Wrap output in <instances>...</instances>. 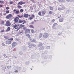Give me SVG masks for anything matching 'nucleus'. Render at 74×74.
Listing matches in <instances>:
<instances>
[{
	"label": "nucleus",
	"instance_id": "obj_1",
	"mask_svg": "<svg viewBox=\"0 0 74 74\" xmlns=\"http://www.w3.org/2000/svg\"><path fill=\"white\" fill-rule=\"evenodd\" d=\"M11 23H10V21L8 20L6 21V23L5 24L6 26H11Z\"/></svg>",
	"mask_w": 74,
	"mask_h": 74
},
{
	"label": "nucleus",
	"instance_id": "obj_2",
	"mask_svg": "<svg viewBox=\"0 0 74 74\" xmlns=\"http://www.w3.org/2000/svg\"><path fill=\"white\" fill-rule=\"evenodd\" d=\"M61 7L58 8V10L59 11H62L65 9V7L64 6L60 5Z\"/></svg>",
	"mask_w": 74,
	"mask_h": 74
},
{
	"label": "nucleus",
	"instance_id": "obj_3",
	"mask_svg": "<svg viewBox=\"0 0 74 74\" xmlns=\"http://www.w3.org/2000/svg\"><path fill=\"white\" fill-rule=\"evenodd\" d=\"M49 36V34L47 33H44L43 35V37L44 38H47V37Z\"/></svg>",
	"mask_w": 74,
	"mask_h": 74
},
{
	"label": "nucleus",
	"instance_id": "obj_4",
	"mask_svg": "<svg viewBox=\"0 0 74 74\" xmlns=\"http://www.w3.org/2000/svg\"><path fill=\"white\" fill-rule=\"evenodd\" d=\"M19 26V24L17 25L16 24H15V25L12 26V27L15 29H18V27Z\"/></svg>",
	"mask_w": 74,
	"mask_h": 74
},
{
	"label": "nucleus",
	"instance_id": "obj_5",
	"mask_svg": "<svg viewBox=\"0 0 74 74\" xmlns=\"http://www.w3.org/2000/svg\"><path fill=\"white\" fill-rule=\"evenodd\" d=\"M12 14H9L6 16L5 18L7 19H10V18L12 17Z\"/></svg>",
	"mask_w": 74,
	"mask_h": 74
},
{
	"label": "nucleus",
	"instance_id": "obj_6",
	"mask_svg": "<svg viewBox=\"0 0 74 74\" xmlns=\"http://www.w3.org/2000/svg\"><path fill=\"white\" fill-rule=\"evenodd\" d=\"M30 33V30L29 29H27L25 32V34H29Z\"/></svg>",
	"mask_w": 74,
	"mask_h": 74
},
{
	"label": "nucleus",
	"instance_id": "obj_7",
	"mask_svg": "<svg viewBox=\"0 0 74 74\" xmlns=\"http://www.w3.org/2000/svg\"><path fill=\"white\" fill-rule=\"evenodd\" d=\"M18 22L19 23H23V22H24L25 23H26V21H25V20H23V21L21 20H19Z\"/></svg>",
	"mask_w": 74,
	"mask_h": 74
},
{
	"label": "nucleus",
	"instance_id": "obj_8",
	"mask_svg": "<svg viewBox=\"0 0 74 74\" xmlns=\"http://www.w3.org/2000/svg\"><path fill=\"white\" fill-rule=\"evenodd\" d=\"M17 45V44L15 42H14L12 43V48H14L15 47H16V46Z\"/></svg>",
	"mask_w": 74,
	"mask_h": 74
},
{
	"label": "nucleus",
	"instance_id": "obj_9",
	"mask_svg": "<svg viewBox=\"0 0 74 74\" xmlns=\"http://www.w3.org/2000/svg\"><path fill=\"white\" fill-rule=\"evenodd\" d=\"M13 12L14 13H15V14H18L20 12L19 11L17 10H16L14 9L13 10Z\"/></svg>",
	"mask_w": 74,
	"mask_h": 74
},
{
	"label": "nucleus",
	"instance_id": "obj_10",
	"mask_svg": "<svg viewBox=\"0 0 74 74\" xmlns=\"http://www.w3.org/2000/svg\"><path fill=\"white\" fill-rule=\"evenodd\" d=\"M24 27V25H23L22 24H21L20 25V26L16 30V31H18L21 28H22V27Z\"/></svg>",
	"mask_w": 74,
	"mask_h": 74
},
{
	"label": "nucleus",
	"instance_id": "obj_11",
	"mask_svg": "<svg viewBox=\"0 0 74 74\" xmlns=\"http://www.w3.org/2000/svg\"><path fill=\"white\" fill-rule=\"evenodd\" d=\"M35 17V16H34V14H32L29 18V20H32V19H33Z\"/></svg>",
	"mask_w": 74,
	"mask_h": 74
},
{
	"label": "nucleus",
	"instance_id": "obj_12",
	"mask_svg": "<svg viewBox=\"0 0 74 74\" xmlns=\"http://www.w3.org/2000/svg\"><path fill=\"white\" fill-rule=\"evenodd\" d=\"M25 2H23L22 1H20V2H18V5H22V4H25Z\"/></svg>",
	"mask_w": 74,
	"mask_h": 74
},
{
	"label": "nucleus",
	"instance_id": "obj_13",
	"mask_svg": "<svg viewBox=\"0 0 74 74\" xmlns=\"http://www.w3.org/2000/svg\"><path fill=\"white\" fill-rule=\"evenodd\" d=\"M5 21L4 20H1L0 23L1 25H5Z\"/></svg>",
	"mask_w": 74,
	"mask_h": 74
},
{
	"label": "nucleus",
	"instance_id": "obj_14",
	"mask_svg": "<svg viewBox=\"0 0 74 74\" xmlns=\"http://www.w3.org/2000/svg\"><path fill=\"white\" fill-rule=\"evenodd\" d=\"M63 21H64V18H60L59 20V21L60 22H63Z\"/></svg>",
	"mask_w": 74,
	"mask_h": 74
},
{
	"label": "nucleus",
	"instance_id": "obj_15",
	"mask_svg": "<svg viewBox=\"0 0 74 74\" xmlns=\"http://www.w3.org/2000/svg\"><path fill=\"white\" fill-rule=\"evenodd\" d=\"M5 44H11V41L10 40H7L6 41Z\"/></svg>",
	"mask_w": 74,
	"mask_h": 74
},
{
	"label": "nucleus",
	"instance_id": "obj_16",
	"mask_svg": "<svg viewBox=\"0 0 74 74\" xmlns=\"http://www.w3.org/2000/svg\"><path fill=\"white\" fill-rule=\"evenodd\" d=\"M18 20H19V17H16L15 18L14 21L16 22H17L18 21Z\"/></svg>",
	"mask_w": 74,
	"mask_h": 74
},
{
	"label": "nucleus",
	"instance_id": "obj_17",
	"mask_svg": "<svg viewBox=\"0 0 74 74\" xmlns=\"http://www.w3.org/2000/svg\"><path fill=\"white\" fill-rule=\"evenodd\" d=\"M46 13V11L45 10H43L42 11V15H44Z\"/></svg>",
	"mask_w": 74,
	"mask_h": 74
},
{
	"label": "nucleus",
	"instance_id": "obj_18",
	"mask_svg": "<svg viewBox=\"0 0 74 74\" xmlns=\"http://www.w3.org/2000/svg\"><path fill=\"white\" fill-rule=\"evenodd\" d=\"M56 25H58V24L57 23H54L52 27L53 28V27H55Z\"/></svg>",
	"mask_w": 74,
	"mask_h": 74
},
{
	"label": "nucleus",
	"instance_id": "obj_19",
	"mask_svg": "<svg viewBox=\"0 0 74 74\" xmlns=\"http://www.w3.org/2000/svg\"><path fill=\"white\" fill-rule=\"evenodd\" d=\"M24 16L25 18H27V17L29 16V15L27 14H25L24 15Z\"/></svg>",
	"mask_w": 74,
	"mask_h": 74
},
{
	"label": "nucleus",
	"instance_id": "obj_20",
	"mask_svg": "<svg viewBox=\"0 0 74 74\" xmlns=\"http://www.w3.org/2000/svg\"><path fill=\"white\" fill-rule=\"evenodd\" d=\"M10 29V27H8L7 28V29H6V32H9L10 30V29Z\"/></svg>",
	"mask_w": 74,
	"mask_h": 74
},
{
	"label": "nucleus",
	"instance_id": "obj_21",
	"mask_svg": "<svg viewBox=\"0 0 74 74\" xmlns=\"http://www.w3.org/2000/svg\"><path fill=\"white\" fill-rule=\"evenodd\" d=\"M4 38L6 40H8L9 39V38L7 36H5L4 37Z\"/></svg>",
	"mask_w": 74,
	"mask_h": 74
},
{
	"label": "nucleus",
	"instance_id": "obj_22",
	"mask_svg": "<svg viewBox=\"0 0 74 74\" xmlns=\"http://www.w3.org/2000/svg\"><path fill=\"white\" fill-rule=\"evenodd\" d=\"M26 36H28V38L29 39L31 38V37H30V34H26Z\"/></svg>",
	"mask_w": 74,
	"mask_h": 74
},
{
	"label": "nucleus",
	"instance_id": "obj_23",
	"mask_svg": "<svg viewBox=\"0 0 74 74\" xmlns=\"http://www.w3.org/2000/svg\"><path fill=\"white\" fill-rule=\"evenodd\" d=\"M49 14H50V15H51L53 14V12L51 11H49V12L48 13Z\"/></svg>",
	"mask_w": 74,
	"mask_h": 74
},
{
	"label": "nucleus",
	"instance_id": "obj_24",
	"mask_svg": "<svg viewBox=\"0 0 74 74\" xmlns=\"http://www.w3.org/2000/svg\"><path fill=\"white\" fill-rule=\"evenodd\" d=\"M30 28H32V29H34V26L33 25H30L29 26Z\"/></svg>",
	"mask_w": 74,
	"mask_h": 74
},
{
	"label": "nucleus",
	"instance_id": "obj_25",
	"mask_svg": "<svg viewBox=\"0 0 74 74\" xmlns=\"http://www.w3.org/2000/svg\"><path fill=\"white\" fill-rule=\"evenodd\" d=\"M42 46V43H40L39 44L38 47H41V46Z\"/></svg>",
	"mask_w": 74,
	"mask_h": 74
},
{
	"label": "nucleus",
	"instance_id": "obj_26",
	"mask_svg": "<svg viewBox=\"0 0 74 74\" xmlns=\"http://www.w3.org/2000/svg\"><path fill=\"white\" fill-rule=\"evenodd\" d=\"M49 8H50V10H53V8L51 6H50Z\"/></svg>",
	"mask_w": 74,
	"mask_h": 74
},
{
	"label": "nucleus",
	"instance_id": "obj_27",
	"mask_svg": "<svg viewBox=\"0 0 74 74\" xmlns=\"http://www.w3.org/2000/svg\"><path fill=\"white\" fill-rule=\"evenodd\" d=\"M17 8H22V6H21L20 5H18L17 6Z\"/></svg>",
	"mask_w": 74,
	"mask_h": 74
},
{
	"label": "nucleus",
	"instance_id": "obj_28",
	"mask_svg": "<svg viewBox=\"0 0 74 74\" xmlns=\"http://www.w3.org/2000/svg\"><path fill=\"white\" fill-rule=\"evenodd\" d=\"M59 2L60 3H62V2H64V1H63V0H58Z\"/></svg>",
	"mask_w": 74,
	"mask_h": 74
},
{
	"label": "nucleus",
	"instance_id": "obj_29",
	"mask_svg": "<svg viewBox=\"0 0 74 74\" xmlns=\"http://www.w3.org/2000/svg\"><path fill=\"white\" fill-rule=\"evenodd\" d=\"M42 36V33H40L39 36V38H41Z\"/></svg>",
	"mask_w": 74,
	"mask_h": 74
},
{
	"label": "nucleus",
	"instance_id": "obj_30",
	"mask_svg": "<svg viewBox=\"0 0 74 74\" xmlns=\"http://www.w3.org/2000/svg\"><path fill=\"white\" fill-rule=\"evenodd\" d=\"M17 16H18V17H19V18H23V16L22 15V16H19V15H18Z\"/></svg>",
	"mask_w": 74,
	"mask_h": 74
},
{
	"label": "nucleus",
	"instance_id": "obj_31",
	"mask_svg": "<svg viewBox=\"0 0 74 74\" xmlns=\"http://www.w3.org/2000/svg\"><path fill=\"white\" fill-rule=\"evenodd\" d=\"M38 14L39 15H40V16H41V12H39L38 13Z\"/></svg>",
	"mask_w": 74,
	"mask_h": 74
},
{
	"label": "nucleus",
	"instance_id": "obj_32",
	"mask_svg": "<svg viewBox=\"0 0 74 74\" xmlns=\"http://www.w3.org/2000/svg\"><path fill=\"white\" fill-rule=\"evenodd\" d=\"M31 42H36V40L33 39L32 40Z\"/></svg>",
	"mask_w": 74,
	"mask_h": 74
},
{
	"label": "nucleus",
	"instance_id": "obj_33",
	"mask_svg": "<svg viewBox=\"0 0 74 74\" xmlns=\"http://www.w3.org/2000/svg\"><path fill=\"white\" fill-rule=\"evenodd\" d=\"M5 12L7 14H8L10 12V11L9 10H6L5 11Z\"/></svg>",
	"mask_w": 74,
	"mask_h": 74
},
{
	"label": "nucleus",
	"instance_id": "obj_34",
	"mask_svg": "<svg viewBox=\"0 0 74 74\" xmlns=\"http://www.w3.org/2000/svg\"><path fill=\"white\" fill-rule=\"evenodd\" d=\"M31 32L32 33H34V31L33 29H31Z\"/></svg>",
	"mask_w": 74,
	"mask_h": 74
},
{
	"label": "nucleus",
	"instance_id": "obj_35",
	"mask_svg": "<svg viewBox=\"0 0 74 74\" xmlns=\"http://www.w3.org/2000/svg\"><path fill=\"white\" fill-rule=\"evenodd\" d=\"M4 2L3 1H0V3H1V4H3V3H4Z\"/></svg>",
	"mask_w": 74,
	"mask_h": 74
},
{
	"label": "nucleus",
	"instance_id": "obj_36",
	"mask_svg": "<svg viewBox=\"0 0 74 74\" xmlns=\"http://www.w3.org/2000/svg\"><path fill=\"white\" fill-rule=\"evenodd\" d=\"M20 11L21 12H23V10L22 9H21L20 10Z\"/></svg>",
	"mask_w": 74,
	"mask_h": 74
},
{
	"label": "nucleus",
	"instance_id": "obj_37",
	"mask_svg": "<svg viewBox=\"0 0 74 74\" xmlns=\"http://www.w3.org/2000/svg\"><path fill=\"white\" fill-rule=\"evenodd\" d=\"M61 17V16L60 14H58V18H60Z\"/></svg>",
	"mask_w": 74,
	"mask_h": 74
},
{
	"label": "nucleus",
	"instance_id": "obj_38",
	"mask_svg": "<svg viewBox=\"0 0 74 74\" xmlns=\"http://www.w3.org/2000/svg\"><path fill=\"white\" fill-rule=\"evenodd\" d=\"M11 66H7V69H10V68H11Z\"/></svg>",
	"mask_w": 74,
	"mask_h": 74
},
{
	"label": "nucleus",
	"instance_id": "obj_39",
	"mask_svg": "<svg viewBox=\"0 0 74 74\" xmlns=\"http://www.w3.org/2000/svg\"><path fill=\"white\" fill-rule=\"evenodd\" d=\"M8 40H10V41H12L13 40V38H12L8 39Z\"/></svg>",
	"mask_w": 74,
	"mask_h": 74
},
{
	"label": "nucleus",
	"instance_id": "obj_40",
	"mask_svg": "<svg viewBox=\"0 0 74 74\" xmlns=\"http://www.w3.org/2000/svg\"><path fill=\"white\" fill-rule=\"evenodd\" d=\"M23 30H26V27H23Z\"/></svg>",
	"mask_w": 74,
	"mask_h": 74
},
{
	"label": "nucleus",
	"instance_id": "obj_41",
	"mask_svg": "<svg viewBox=\"0 0 74 74\" xmlns=\"http://www.w3.org/2000/svg\"><path fill=\"white\" fill-rule=\"evenodd\" d=\"M32 45L34 47H36V45H34L33 44H32Z\"/></svg>",
	"mask_w": 74,
	"mask_h": 74
},
{
	"label": "nucleus",
	"instance_id": "obj_42",
	"mask_svg": "<svg viewBox=\"0 0 74 74\" xmlns=\"http://www.w3.org/2000/svg\"><path fill=\"white\" fill-rule=\"evenodd\" d=\"M55 21V19H53L52 21H51L53 23V22H54Z\"/></svg>",
	"mask_w": 74,
	"mask_h": 74
},
{
	"label": "nucleus",
	"instance_id": "obj_43",
	"mask_svg": "<svg viewBox=\"0 0 74 74\" xmlns=\"http://www.w3.org/2000/svg\"><path fill=\"white\" fill-rule=\"evenodd\" d=\"M2 46H5V44H4V43H2Z\"/></svg>",
	"mask_w": 74,
	"mask_h": 74
},
{
	"label": "nucleus",
	"instance_id": "obj_44",
	"mask_svg": "<svg viewBox=\"0 0 74 74\" xmlns=\"http://www.w3.org/2000/svg\"><path fill=\"white\" fill-rule=\"evenodd\" d=\"M4 32V29L2 30L1 31V32L2 33H3V32Z\"/></svg>",
	"mask_w": 74,
	"mask_h": 74
},
{
	"label": "nucleus",
	"instance_id": "obj_45",
	"mask_svg": "<svg viewBox=\"0 0 74 74\" xmlns=\"http://www.w3.org/2000/svg\"><path fill=\"white\" fill-rule=\"evenodd\" d=\"M6 10H8L9 8L8 7H6Z\"/></svg>",
	"mask_w": 74,
	"mask_h": 74
},
{
	"label": "nucleus",
	"instance_id": "obj_46",
	"mask_svg": "<svg viewBox=\"0 0 74 74\" xmlns=\"http://www.w3.org/2000/svg\"><path fill=\"white\" fill-rule=\"evenodd\" d=\"M2 7H3V5H0V8Z\"/></svg>",
	"mask_w": 74,
	"mask_h": 74
},
{
	"label": "nucleus",
	"instance_id": "obj_47",
	"mask_svg": "<svg viewBox=\"0 0 74 74\" xmlns=\"http://www.w3.org/2000/svg\"><path fill=\"white\" fill-rule=\"evenodd\" d=\"M29 48H32V46L29 45Z\"/></svg>",
	"mask_w": 74,
	"mask_h": 74
},
{
	"label": "nucleus",
	"instance_id": "obj_48",
	"mask_svg": "<svg viewBox=\"0 0 74 74\" xmlns=\"http://www.w3.org/2000/svg\"><path fill=\"white\" fill-rule=\"evenodd\" d=\"M13 3V2H12V1H11L10 2V4H12Z\"/></svg>",
	"mask_w": 74,
	"mask_h": 74
},
{
	"label": "nucleus",
	"instance_id": "obj_49",
	"mask_svg": "<svg viewBox=\"0 0 74 74\" xmlns=\"http://www.w3.org/2000/svg\"><path fill=\"white\" fill-rule=\"evenodd\" d=\"M4 15H7V13H4Z\"/></svg>",
	"mask_w": 74,
	"mask_h": 74
},
{
	"label": "nucleus",
	"instance_id": "obj_50",
	"mask_svg": "<svg viewBox=\"0 0 74 74\" xmlns=\"http://www.w3.org/2000/svg\"><path fill=\"white\" fill-rule=\"evenodd\" d=\"M53 29L54 30H56V27H54L53 28Z\"/></svg>",
	"mask_w": 74,
	"mask_h": 74
},
{
	"label": "nucleus",
	"instance_id": "obj_51",
	"mask_svg": "<svg viewBox=\"0 0 74 74\" xmlns=\"http://www.w3.org/2000/svg\"><path fill=\"white\" fill-rule=\"evenodd\" d=\"M18 71L17 70H16L15 71V73H18Z\"/></svg>",
	"mask_w": 74,
	"mask_h": 74
},
{
	"label": "nucleus",
	"instance_id": "obj_52",
	"mask_svg": "<svg viewBox=\"0 0 74 74\" xmlns=\"http://www.w3.org/2000/svg\"><path fill=\"white\" fill-rule=\"evenodd\" d=\"M34 22H32L31 23V24H34Z\"/></svg>",
	"mask_w": 74,
	"mask_h": 74
},
{
	"label": "nucleus",
	"instance_id": "obj_53",
	"mask_svg": "<svg viewBox=\"0 0 74 74\" xmlns=\"http://www.w3.org/2000/svg\"><path fill=\"white\" fill-rule=\"evenodd\" d=\"M49 48L50 47H47V48Z\"/></svg>",
	"mask_w": 74,
	"mask_h": 74
},
{
	"label": "nucleus",
	"instance_id": "obj_54",
	"mask_svg": "<svg viewBox=\"0 0 74 74\" xmlns=\"http://www.w3.org/2000/svg\"><path fill=\"white\" fill-rule=\"evenodd\" d=\"M3 56H6V55H5V54H4Z\"/></svg>",
	"mask_w": 74,
	"mask_h": 74
},
{
	"label": "nucleus",
	"instance_id": "obj_55",
	"mask_svg": "<svg viewBox=\"0 0 74 74\" xmlns=\"http://www.w3.org/2000/svg\"><path fill=\"white\" fill-rule=\"evenodd\" d=\"M25 23L24 22H23V25H24L25 24Z\"/></svg>",
	"mask_w": 74,
	"mask_h": 74
},
{
	"label": "nucleus",
	"instance_id": "obj_56",
	"mask_svg": "<svg viewBox=\"0 0 74 74\" xmlns=\"http://www.w3.org/2000/svg\"><path fill=\"white\" fill-rule=\"evenodd\" d=\"M31 0V1H34V0Z\"/></svg>",
	"mask_w": 74,
	"mask_h": 74
},
{
	"label": "nucleus",
	"instance_id": "obj_57",
	"mask_svg": "<svg viewBox=\"0 0 74 74\" xmlns=\"http://www.w3.org/2000/svg\"><path fill=\"white\" fill-rule=\"evenodd\" d=\"M71 1H74V0H71Z\"/></svg>",
	"mask_w": 74,
	"mask_h": 74
},
{
	"label": "nucleus",
	"instance_id": "obj_58",
	"mask_svg": "<svg viewBox=\"0 0 74 74\" xmlns=\"http://www.w3.org/2000/svg\"><path fill=\"white\" fill-rule=\"evenodd\" d=\"M32 9H33V8H32Z\"/></svg>",
	"mask_w": 74,
	"mask_h": 74
},
{
	"label": "nucleus",
	"instance_id": "obj_59",
	"mask_svg": "<svg viewBox=\"0 0 74 74\" xmlns=\"http://www.w3.org/2000/svg\"><path fill=\"white\" fill-rule=\"evenodd\" d=\"M5 58H7V57H6Z\"/></svg>",
	"mask_w": 74,
	"mask_h": 74
},
{
	"label": "nucleus",
	"instance_id": "obj_60",
	"mask_svg": "<svg viewBox=\"0 0 74 74\" xmlns=\"http://www.w3.org/2000/svg\"><path fill=\"white\" fill-rule=\"evenodd\" d=\"M44 0V1H45V0Z\"/></svg>",
	"mask_w": 74,
	"mask_h": 74
}]
</instances>
